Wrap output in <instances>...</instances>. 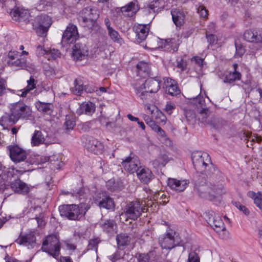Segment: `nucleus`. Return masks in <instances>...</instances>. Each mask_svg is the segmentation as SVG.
Masks as SVG:
<instances>
[{"label": "nucleus", "instance_id": "f3484780", "mask_svg": "<svg viewBox=\"0 0 262 262\" xmlns=\"http://www.w3.org/2000/svg\"><path fill=\"white\" fill-rule=\"evenodd\" d=\"M208 223L216 232H220L225 229V225L221 217L213 211L209 212Z\"/></svg>", "mask_w": 262, "mask_h": 262}, {"label": "nucleus", "instance_id": "72a5a7b5", "mask_svg": "<svg viewBox=\"0 0 262 262\" xmlns=\"http://www.w3.org/2000/svg\"><path fill=\"white\" fill-rule=\"evenodd\" d=\"M45 139L42 132L40 130H35L31 138V145L33 146H38L45 143Z\"/></svg>", "mask_w": 262, "mask_h": 262}, {"label": "nucleus", "instance_id": "9d476101", "mask_svg": "<svg viewBox=\"0 0 262 262\" xmlns=\"http://www.w3.org/2000/svg\"><path fill=\"white\" fill-rule=\"evenodd\" d=\"M51 18L46 15L41 14L36 16L33 22V28L39 36H45L52 25Z\"/></svg>", "mask_w": 262, "mask_h": 262}, {"label": "nucleus", "instance_id": "7ed1b4c3", "mask_svg": "<svg viewBox=\"0 0 262 262\" xmlns=\"http://www.w3.org/2000/svg\"><path fill=\"white\" fill-rule=\"evenodd\" d=\"M88 208L84 204L64 205L59 207V211L61 216L71 220H80L85 214Z\"/></svg>", "mask_w": 262, "mask_h": 262}, {"label": "nucleus", "instance_id": "cd10ccee", "mask_svg": "<svg viewBox=\"0 0 262 262\" xmlns=\"http://www.w3.org/2000/svg\"><path fill=\"white\" fill-rule=\"evenodd\" d=\"M149 31L147 25H138L135 27L137 40L138 42L144 41L147 37Z\"/></svg>", "mask_w": 262, "mask_h": 262}, {"label": "nucleus", "instance_id": "58836bf2", "mask_svg": "<svg viewBox=\"0 0 262 262\" xmlns=\"http://www.w3.org/2000/svg\"><path fill=\"white\" fill-rule=\"evenodd\" d=\"M209 115V111L207 108H203L201 110L199 113L198 115V119L199 120L204 123L207 124L208 121H210V119L208 118Z\"/></svg>", "mask_w": 262, "mask_h": 262}, {"label": "nucleus", "instance_id": "c03bdc74", "mask_svg": "<svg viewBox=\"0 0 262 262\" xmlns=\"http://www.w3.org/2000/svg\"><path fill=\"white\" fill-rule=\"evenodd\" d=\"M75 86L72 89L74 94L80 95L83 90V86L80 80L76 79L74 82Z\"/></svg>", "mask_w": 262, "mask_h": 262}, {"label": "nucleus", "instance_id": "423d86ee", "mask_svg": "<svg viewBox=\"0 0 262 262\" xmlns=\"http://www.w3.org/2000/svg\"><path fill=\"white\" fill-rule=\"evenodd\" d=\"M9 107L10 112L13 113L17 121L20 119H31L33 117L31 108L23 101L11 104Z\"/></svg>", "mask_w": 262, "mask_h": 262}, {"label": "nucleus", "instance_id": "6e6552de", "mask_svg": "<svg viewBox=\"0 0 262 262\" xmlns=\"http://www.w3.org/2000/svg\"><path fill=\"white\" fill-rule=\"evenodd\" d=\"M159 243L162 249L171 250L180 244V238L172 229H169L159 237Z\"/></svg>", "mask_w": 262, "mask_h": 262}, {"label": "nucleus", "instance_id": "7c9ffc66", "mask_svg": "<svg viewBox=\"0 0 262 262\" xmlns=\"http://www.w3.org/2000/svg\"><path fill=\"white\" fill-rule=\"evenodd\" d=\"M17 122L12 112L6 113L0 118V125L5 128L6 126L12 125Z\"/></svg>", "mask_w": 262, "mask_h": 262}, {"label": "nucleus", "instance_id": "ea45409f", "mask_svg": "<svg viewBox=\"0 0 262 262\" xmlns=\"http://www.w3.org/2000/svg\"><path fill=\"white\" fill-rule=\"evenodd\" d=\"M168 161V158L166 155H162L157 159L152 161V165L155 167L164 166Z\"/></svg>", "mask_w": 262, "mask_h": 262}, {"label": "nucleus", "instance_id": "a211bd4d", "mask_svg": "<svg viewBox=\"0 0 262 262\" xmlns=\"http://www.w3.org/2000/svg\"><path fill=\"white\" fill-rule=\"evenodd\" d=\"M163 80L162 86L166 93L171 96H177L180 93V90L174 80L168 77H164Z\"/></svg>", "mask_w": 262, "mask_h": 262}, {"label": "nucleus", "instance_id": "c85d7f7f", "mask_svg": "<svg viewBox=\"0 0 262 262\" xmlns=\"http://www.w3.org/2000/svg\"><path fill=\"white\" fill-rule=\"evenodd\" d=\"M137 72L141 77L148 76L151 72L150 64L145 61H139L136 66Z\"/></svg>", "mask_w": 262, "mask_h": 262}, {"label": "nucleus", "instance_id": "5701e85b", "mask_svg": "<svg viewBox=\"0 0 262 262\" xmlns=\"http://www.w3.org/2000/svg\"><path fill=\"white\" fill-rule=\"evenodd\" d=\"M11 188L15 192L19 194H25L29 191V188L27 184L19 179L11 182Z\"/></svg>", "mask_w": 262, "mask_h": 262}, {"label": "nucleus", "instance_id": "0e129e2a", "mask_svg": "<svg viewBox=\"0 0 262 262\" xmlns=\"http://www.w3.org/2000/svg\"><path fill=\"white\" fill-rule=\"evenodd\" d=\"M28 171V170H26L25 168H20V169H17L15 168V171L16 173V177H19L20 176H21L23 173H24L25 172Z\"/></svg>", "mask_w": 262, "mask_h": 262}, {"label": "nucleus", "instance_id": "f03ea898", "mask_svg": "<svg viewBox=\"0 0 262 262\" xmlns=\"http://www.w3.org/2000/svg\"><path fill=\"white\" fill-rule=\"evenodd\" d=\"M191 159L195 169H200L201 172L210 174L215 173L217 171L214 165L211 163L209 156L206 152H193Z\"/></svg>", "mask_w": 262, "mask_h": 262}, {"label": "nucleus", "instance_id": "f257e3e1", "mask_svg": "<svg viewBox=\"0 0 262 262\" xmlns=\"http://www.w3.org/2000/svg\"><path fill=\"white\" fill-rule=\"evenodd\" d=\"M161 79L160 77L150 78L145 82L137 81L134 85L136 95L143 102L150 99V93H157L160 88Z\"/></svg>", "mask_w": 262, "mask_h": 262}, {"label": "nucleus", "instance_id": "3c124183", "mask_svg": "<svg viewBox=\"0 0 262 262\" xmlns=\"http://www.w3.org/2000/svg\"><path fill=\"white\" fill-rule=\"evenodd\" d=\"M254 203L262 211V197L260 193H258V196L255 198Z\"/></svg>", "mask_w": 262, "mask_h": 262}, {"label": "nucleus", "instance_id": "6ab92c4d", "mask_svg": "<svg viewBox=\"0 0 262 262\" xmlns=\"http://www.w3.org/2000/svg\"><path fill=\"white\" fill-rule=\"evenodd\" d=\"M188 184L189 181L187 180H178L174 178L168 179V185L169 187L178 192L183 191Z\"/></svg>", "mask_w": 262, "mask_h": 262}, {"label": "nucleus", "instance_id": "39448f33", "mask_svg": "<svg viewBox=\"0 0 262 262\" xmlns=\"http://www.w3.org/2000/svg\"><path fill=\"white\" fill-rule=\"evenodd\" d=\"M148 205L145 201L132 202L126 206L124 213H121L120 216L136 220L147 209L146 206Z\"/></svg>", "mask_w": 262, "mask_h": 262}, {"label": "nucleus", "instance_id": "864d4df0", "mask_svg": "<svg viewBox=\"0 0 262 262\" xmlns=\"http://www.w3.org/2000/svg\"><path fill=\"white\" fill-rule=\"evenodd\" d=\"M261 140V139L260 138L256 137V136H253L250 137L248 139L247 146L249 147L250 145L252 146V143H253V142H256L257 143H259L260 142Z\"/></svg>", "mask_w": 262, "mask_h": 262}, {"label": "nucleus", "instance_id": "69168bd1", "mask_svg": "<svg viewBox=\"0 0 262 262\" xmlns=\"http://www.w3.org/2000/svg\"><path fill=\"white\" fill-rule=\"evenodd\" d=\"M65 125L66 126L67 129H72L75 125V123L73 121L66 119Z\"/></svg>", "mask_w": 262, "mask_h": 262}, {"label": "nucleus", "instance_id": "1a4fd4ad", "mask_svg": "<svg viewBox=\"0 0 262 262\" xmlns=\"http://www.w3.org/2000/svg\"><path fill=\"white\" fill-rule=\"evenodd\" d=\"M60 249L59 239L55 235L48 236L43 241L41 248L43 251L48 253L55 258L58 256Z\"/></svg>", "mask_w": 262, "mask_h": 262}, {"label": "nucleus", "instance_id": "4c0bfd02", "mask_svg": "<svg viewBox=\"0 0 262 262\" xmlns=\"http://www.w3.org/2000/svg\"><path fill=\"white\" fill-rule=\"evenodd\" d=\"M27 86L21 93L20 96L23 97H26L29 91L35 88V79L33 77H31L30 79L27 80Z\"/></svg>", "mask_w": 262, "mask_h": 262}, {"label": "nucleus", "instance_id": "c756f323", "mask_svg": "<svg viewBox=\"0 0 262 262\" xmlns=\"http://www.w3.org/2000/svg\"><path fill=\"white\" fill-rule=\"evenodd\" d=\"M172 20L177 27H181L184 23L185 14L179 10H172L171 11Z\"/></svg>", "mask_w": 262, "mask_h": 262}, {"label": "nucleus", "instance_id": "6e6d98bb", "mask_svg": "<svg viewBox=\"0 0 262 262\" xmlns=\"http://www.w3.org/2000/svg\"><path fill=\"white\" fill-rule=\"evenodd\" d=\"M47 50L45 49L44 47L41 45H38L36 48V54L37 56H41L47 54Z\"/></svg>", "mask_w": 262, "mask_h": 262}, {"label": "nucleus", "instance_id": "e433bc0d", "mask_svg": "<svg viewBox=\"0 0 262 262\" xmlns=\"http://www.w3.org/2000/svg\"><path fill=\"white\" fill-rule=\"evenodd\" d=\"M155 256L154 252H150L147 254H137L136 257L138 262H152Z\"/></svg>", "mask_w": 262, "mask_h": 262}, {"label": "nucleus", "instance_id": "f704fd0d", "mask_svg": "<svg viewBox=\"0 0 262 262\" xmlns=\"http://www.w3.org/2000/svg\"><path fill=\"white\" fill-rule=\"evenodd\" d=\"M96 204L100 208H104L107 209H113L114 207V203L111 198L108 196H106L99 201H97Z\"/></svg>", "mask_w": 262, "mask_h": 262}, {"label": "nucleus", "instance_id": "c9c22d12", "mask_svg": "<svg viewBox=\"0 0 262 262\" xmlns=\"http://www.w3.org/2000/svg\"><path fill=\"white\" fill-rule=\"evenodd\" d=\"M116 240L118 246L121 248L129 244L130 238L126 234L121 233L117 236Z\"/></svg>", "mask_w": 262, "mask_h": 262}, {"label": "nucleus", "instance_id": "ddd939ff", "mask_svg": "<svg viewBox=\"0 0 262 262\" xmlns=\"http://www.w3.org/2000/svg\"><path fill=\"white\" fill-rule=\"evenodd\" d=\"M78 37L77 27L70 24L62 35V42L64 44H71L74 42Z\"/></svg>", "mask_w": 262, "mask_h": 262}, {"label": "nucleus", "instance_id": "b1692460", "mask_svg": "<svg viewBox=\"0 0 262 262\" xmlns=\"http://www.w3.org/2000/svg\"><path fill=\"white\" fill-rule=\"evenodd\" d=\"M95 111V105L91 102H83L80 105L76 111L78 115L84 114L88 116H91Z\"/></svg>", "mask_w": 262, "mask_h": 262}, {"label": "nucleus", "instance_id": "a19ab883", "mask_svg": "<svg viewBox=\"0 0 262 262\" xmlns=\"http://www.w3.org/2000/svg\"><path fill=\"white\" fill-rule=\"evenodd\" d=\"M108 34L110 38L115 42L121 43L122 39L120 37L118 32L113 28L108 30Z\"/></svg>", "mask_w": 262, "mask_h": 262}, {"label": "nucleus", "instance_id": "393cba45", "mask_svg": "<svg viewBox=\"0 0 262 262\" xmlns=\"http://www.w3.org/2000/svg\"><path fill=\"white\" fill-rule=\"evenodd\" d=\"M137 174L139 179L145 184H147L154 178V175L151 171L149 168L146 167L139 169Z\"/></svg>", "mask_w": 262, "mask_h": 262}, {"label": "nucleus", "instance_id": "f8f14e48", "mask_svg": "<svg viewBox=\"0 0 262 262\" xmlns=\"http://www.w3.org/2000/svg\"><path fill=\"white\" fill-rule=\"evenodd\" d=\"M82 142L85 147L95 154L101 153L104 148L103 145L93 137H83Z\"/></svg>", "mask_w": 262, "mask_h": 262}, {"label": "nucleus", "instance_id": "bf43d9fd", "mask_svg": "<svg viewBox=\"0 0 262 262\" xmlns=\"http://www.w3.org/2000/svg\"><path fill=\"white\" fill-rule=\"evenodd\" d=\"M159 7V5L156 4L155 3H152L148 5L146 9L149 12V13H151V11L155 12V9Z\"/></svg>", "mask_w": 262, "mask_h": 262}, {"label": "nucleus", "instance_id": "e2e57ef3", "mask_svg": "<svg viewBox=\"0 0 262 262\" xmlns=\"http://www.w3.org/2000/svg\"><path fill=\"white\" fill-rule=\"evenodd\" d=\"M46 5L45 4V2H41L39 4H37L36 5V9L38 11H43L46 9Z\"/></svg>", "mask_w": 262, "mask_h": 262}, {"label": "nucleus", "instance_id": "680f3d73", "mask_svg": "<svg viewBox=\"0 0 262 262\" xmlns=\"http://www.w3.org/2000/svg\"><path fill=\"white\" fill-rule=\"evenodd\" d=\"M206 37L210 43H213L216 40V37L213 34H209L206 32Z\"/></svg>", "mask_w": 262, "mask_h": 262}, {"label": "nucleus", "instance_id": "4468645a", "mask_svg": "<svg viewBox=\"0 0 262 262\" xmlns=\"http://www.w3.org/2000/svg\"><path fill=\"white\" fill-rule=\"evenodd\" d=\"M12 19L16 21L24 22L27 24L30 16L29 11L21 7H15L10 12Z\"/></svg>", "mask_w": 262, "mask_h": 262}, {"label": "nucleus", "instance_id": "20e7f679", "mask_svg": "<svg viewBox=\"0 0 262 262\" xmlns=\"http://www.w3.org/2000/svg\"><path fill=\"white\" fill-rule=\"evenodd\" d=\"M199 195L212 200L215 198L225 193L226 190L222 182L210 183L208 186L200 187L198 189Z\"/></svg>", "mask_w": 262, "mask_h": 262}, {"label": "nucleus", "instance_id": "5fc2aeb1", "mask_svg": "<svg viewBox=\"0 0 262 262\" xmlns=\"http://www.w3.org/2000/svg\"><path fill=\"white\" fill-rule=\"evenodd\" d=\"M236 52L235 56L237 57H241L245 53V49L241 45L235 44Z\"/></svg>", "mask_w": 262, "mask_h": 262}, {"label": "nucleus", "instance_id": "9b49d317", "mask_svg": "<svg viewBox=\"0 0 262 262\" xmlns=\"http://www.w3.org/2000/svg\"><path fill=\"white\" fill-rule=\"evenodd\" d=\"M7 63L9 66L17 69H26L27 68L26 58L23 57L20 53L16 51H11L8 53Z\"/></svg>", "mask_w": 262, "mask_h": 262}, {"label": "nucleus", "instance_id": "aec40b11", "mask_svg": "<svg viewBox=\"0 0 262 262\" xmlns=\"http://www.w3.org/2000/svg\"><path fill=\"white\" fill-rule=\"evenodd\" d=\"M238 64L234 63L233 64L234 71L226 72L223 75L222 79L224 83H232L236 80H239L241 78V73L237 71Z\"/></svg>", "mask_w": 262, "mask_h": 262}, {"label": "nucleus", "instance_id": "2f4dec72", "mask_svg": "<svg viewBox=\"0 0 262 262\" xmlns=\"http://www.w3.org/2000/svg\"><path fill=\"white\" fill-rule=\"evenodd\" d=\"M35 107L39 112L47 114H50L53 110V105L51 103H45L37 101L35 104Z\"/></svg>", "mask_w": 262, "mask_h": 262}, {"label": "nucleus", "instance_id": "37998d69", "mask_svg": "<svg viewBox=\"0 0 262 262\" xmlns=\"http://www.w3.org/2000/svg\"><path fill=\"white\" fill-rule=\"evenodd\" d=\"M60 56V52L59 50L55 49L47 50L46 54V57L48 60L55 59L59 57Z\"/></svg>", "mask_w": 262, "mask_h": 262}, {"label": "nucleus", "instance_id": "a878e982", "mask_svg": "<svg viewBox=\"0 0 262 262\" xmlns=\"http://www.w3.org/2000/svg\"><path fill=\"white\" fill-rule=\"evenodd\" d=\"M16 242L19 245L28 247L29 249L32 248L35 245V237L33 234H27L20 236Z\"/></svg>", "mask_w": 262, "mask_h": 262}, {"label": "nucleus", "instance_id": "8fccbe9b", "mask_svg": "<svg viewBox=\"0 0 262 262\" xmlns=\"http://www.w3.org/2000/svg\"><path fill=\"white\" fill-rule=\"evenodd\" d=\"M121 251H117L112 255L109 256V259L112 262H116V261L119 260L122 257V254Z\"/></svg>", "mask_w": 262, "mask_h": 262}, {"label": "nucleus", "instance_id": "774afa93", "mask_svg": "<svg viewBox=\"0 0 262 262\" xmlns=\"http://www.w3.org/2000/svg\"><path fill=\"white\" fill-rule=\"evenodd\" d=\"M196 104L203 106L205 103V100L203 97L198 96L195 98Z\"/></svg>", "mask_w": 262, "mask_h": 262}, {"label": "nucleus", "instance_id": "a18cd8bd", "mask_svg": "<svg viewBox=\"0 0 262 262\" xmlns=\"http://www.w3.org/2000/svg\"><path fill=\"white\" fill-rule=\"evenodd\" d=\"M235 206L238 208L241 211L246 215H248L250 213L249 209L244 205H243L239 202H235L234 203Z\"/></svg>", "mask_w": 262, "mask_h": 262}, {"label": "nucleus", "instance_id": "79ce46f5", "mask_svg": "<svg viewBox=\"0 0 262 262\" xmlns=\"http://www.w3.org/2000/svg\"><path fill=\"white\" fill-rule=\"evenodd\" d=\"M207 124L215 129H218L223 126V121L220 119L213 118H211L210 121H208Z\"/></svg>", "mask_w": 262, "mask_h": 262}, {"label": "nucleus", "instance_id": "dca6fc26", "mask_svg": "<svg viewBox=\"0 0 262 262\" xmlns=\"http://www.w3.org/2000/svg\"><path fill=\"white\" fill-rule=\"evenodd\" d=\"M8 148L9 150V156L11 159L14 162H20L24 161L26 159V151L18 146H10Z\"/></svg>", "mask_w": 262, "mask_h": 262}, {"label": "nucleus", "instance_id": "052dcab7", "mask_svg": "<svg viewBox=\"0 0 262 262\" xmlns=\"http://www.w3.org/2000/svg\"><path fill=\"white\" fill-rule=\"evenodd\" d=\"M186 66V62L183 59H180V60H177V67L181 69L182 71L185 69Z\"/></svg>", "mask_w": 262, "mask_h": 262}, {"label": "nucleus", "instance_id": "4be33fe9", "mask_svg": "<svg viewBox=\"0 0 262 262\" xmlns=\"http://www.w3.org/2000/svg\"><path fill=\"white\" fill-rule=\"evenodd\" d=\"M139 7L137 1L130 2L128 5L120 8L122 15L125 16L132 17L139 10Z\"/></svg>", "mask_w": 262, "mask_h": 262}, {"label": "nucleus", "instance_id": "13d9d810", "mask_svg": "<svg viewBox=\"0 0 262 262\" xmlns=\"http://www.w3.org/2000/svg\"><path fill=\"white\" fill-rule=\"evenodd\" d=\"M144 108L147 113H150L151 114L154 113L155 109L156 108L155 105L148 103L145 104Z\"/></svg>", "mask_w": 262, "mask_h": 262}, {"label": "nucleus", "instance_id": "338daca9", "mask_svg": "<svg viewBox=\"0 0 262 262\" xmlns=\"http://www.w3.org/2000/svg\"><path fill=\"white\" fill-rule=\"evenodd\" d=\"M195 62L200 67H201L203 64V59L199 57H194L192 58Z\"/></svg>", "mask_w": 262, "mask_h": 262}, {"label": "nucleus", "instance_id": "603ef678", "mask_svg": "<svg viewBox=\"0 0 262 262\" xmlns=\"http://www.w3.org/2000/svg\"><path fill=\"white\" fill-rule=\"evenodd\" d=\"M198 12L199 13L200 16L203 18H206L208 15L207 10L202 6H200L198 7Z\"/></svg>", "mask_w": 262, "mask_h": 262}, {"label": "nucleus", "instance_id": "bb28decb", "mask_svg": "<svg viewBox=\"0 0 262 262\" xmlns=\"http://www.w3.org/2000/svg\"><path fill=\"white\" fill-rule=\"evenodd\" d=\"M260 30L249 29L246 30L244 34V39L251 42H260L261 38L260 34Z\"/></svg>", "mask_w": 262, "mask_h": 262}, {"label": "nucleus", "instance_id": "4d7b16f0", "mask_svg": "<svg viewBox=\"0 0 262 262\" xmlns=\"http://www.w3.org/2000/svg\"><path fill=\"white\" fill-rule=\"evenodd\" d=\"M106 186L108 189L111 191H114L116 189V186H115V181L113 179L108 180L106 184Z\"/></svg>", "mask_w": 262, "mask_h": 262}, {"label": "nucleus", "instance_id": "0eeeda50", "mask_svg": "<svg viewBox=\"0 0 262 262\" xmlns=\"http://www.w3.org/2000/svg\"><path fill=\"white\" fill-rule=\"evenodd\" d=\"M99 14L96 9L90 7L84 8L81 13L79 21L83 27L93 28L96 25Z\"/></svg>", "mask_w": 262, "mask_h": 262}, {"label": "nucleus", "instance_id": "412c9836", "mask_svg": "<svg viewBox=\"0 0 262 262\" xmlns=\"http://www.w3.org/2000/svg\"><path fill=\"white\" fill-rule=\"evenodd\" d=\"M72 55L75 60H82L88 55V49L84 44L77 43L73 48Z\"/></svg>", "mask_w": 262, "mask_h": 262}, {"label": "nucleus", "instance_id": "de8ad7c7", "mask_svg": "<svg viewBox=\"0 0 262 262\" xmlns=\"http://www.w3.org/2000/svg\"><path fill=\"white\" fill-rule=\"evenodd\" d=\"M188 262H200L198 254L194 251L189 253L188 259Z\"/></svg>", "mask_w": 262, "mask_h": 262}, {"label": "nucleus", "instance_id": "49530a36", "mask_svg": "<svg viewBox=\"0 0 262 262\" xmlns=\"http://www.w3.org/2000/svg\"><path fill=\"white\" fill-rule=\"evenodd\" d=\"M100 242V240L98 238L92 239L90 240L89 243L88 245L89 249H95L97 250V246Z\"/></svg>", "mask_w": 262, "mask_h": 262}, {"label": "nucleus", "instance_id": "09e8293b", "mask_svg": "<svg viewBox=\"0 0 262 262\" xmlns=\"http://www.w3.org/2000/svg\"><path fill=\"white\" fill-rule=\"evenodd\" d=\"M176 105L175 104L171 102H167L165 107V111L166 112H167L168 114H171L173 111L175 109Z\"/></svg>", "mask_w": 262, "mask_h": 262}, {"label": "nucleus", "instance_id": "2eb2a0df", "mask_svg": "<svg viewBox=\"0 0 262 262\" xmlns=\"http://www.w3.org/2000/svg\"><path fill=\"white\" fill-rule=\"evenodd\" d=\"M122 164L125 170L133 173L139 170L140 162L137 157L129 156L122 160Z\"/></svg>", "mask_w": 262, "mask_h": 262}, {"label": "nucleus", "instance_id": "473e14b6", "mask_svg": "<svg viewBox=\"0 0 262 262\" xmlns=\"http://www.w3.org/2000/svg\"><path fill=\"white\" fill-rule=\"evenodd\" d=\"M100 225L103 231L106 232L112 233L116 232L117 225L113 220H108L101 221Z\"/></svg>", "mask_w": 262, "mask_h": 262}]
</instances>
